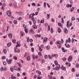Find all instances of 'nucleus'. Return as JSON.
I'll list each match as a JSON object with an SVG mask.
<instances>
[{
  "instance_id": "nucleus-26",
  "label": "nucleus",
  "mask_w": 79,
  "mask_h": 79,
  "mask_svg": "<svg viewBox=\"0 0 79 79\" xmlns=\"http://www.w3.org/2000/svg\"><path fill=\"white\" fill-rule=\"evenodd\" d=\"M47 18L48 19H49L50 18V15H49L48 14H47Z\"/></svg>"
},
{
  "instance_id": "nucleus-13",
  "label": "nucleus",
  "mask_w": 79,
  "mask_h": 79,
  "mask_svg": "<svg viewBox=\"0 0 79 79\" xmlns=\"http://www.w3.org/2000/svg\"><path fill=\"white\" fill-rule=\"evenodd\" d=\"M71 60H72V57L71 56H70L69 57L68 61H70Z\"/></svg>"
},
{
  "instance_id": "nucleus-36",
  "label": "nucleus",
  "mask_w": 79,
  "mask_h": 79,
  "mask_svg": "<svg viewBox=\"0 0 79 79\" xmlns=\"http://www.w3.org/2000/svg\"><path fill=\"white\" fill-rule=\"evenodd\" d=\"M12 42H13V43H14V44H15V43H16V40H12Z\"/></svg>"
},
{
  "instance_id": "nucleus-53",
  "label": "nucleus",
  "mask_w": 79,
  "mask_h": 79,
  "mask_svg": "<svg viewBox=\"0 0 79 79\" xmlns=\"http://www.w3.org/2000/svg\"><path fill=\"white\" fill-rule=\"evenodd\" d=\"M44 7H45V8H46V2H44Z\"/></svg>"
},
{
  "instance_id": "nucleus-4",
  "label": "nucleus",
  "mask_w": 79,
  "mask_h": 79,
  "mask_svg": "<svg viewBox=\"0 0 79 79\" xmlns=\"http://www.w3.org/2000/svg\"><path fill=\"white\" fill-rule=\"evenodd\" d=\"M35 16V15H34V13L31 14L30 15V16H29V19H31V18L33 17V16Z\"/></svg>"
},
{
  "instance_id": "nucleus-11",
  "label": "nucleus",
  "mask_w": 79,
  "mask_h": 79,
  "mask_svg": "<svg viewBox=\"0 0 79 79\" xmlns=\"http://www.w3.org/2000/svg\"><path fill=\"white\" fill-rule=\"evenodd\" d=\"M17 45L16 46V47H19L20 46H21V45H20V42H19V41H18L17 42Z\"/></svg>"
},
{
  "instance_id": "nucleus-58",
  "label": "nucleus",
  "mask_w": 79,
  "mask_h": 79,
  "mask_svg": "<svg viewBox=\"0 0 79 79\" xmlns=\"http://www.w3.org/2000/svg\"><path fill=\"white\" fill-rule=\"evenodd\" d=\"M38 13H39L38 12H36L35 14H34L35 15H38Z\"/></svg>"
},
{
  "instance_id": "nucleus-41",
  "label": "nucleus",
  "mask_w": 79,
  "mask_h": 79,
  "mask_svg": "<svg viewBox=\"0 0 79 79\" xmlns=\"http://www.w3.org/2000/svg\"><path fill=\"white\" fill-rule=\"evenodd\" d=\"M14 68L15 70L16 71H18V68H17V67H16L15 66Z\"/></svg>"
},
{
  "instance_id": "nucleus-56",
  "label": "nucleus",
  "mask_w": 79,
  "mask_h": 79,
  "mask_svg": "<svg viewBox=\"0 0 79 79\" xmlns=\"http://www.w3.org/2000/svg\"><path fill=\"white\" fill-rule=\"evenodd\" d=\"M74 52V53H77V49H75Z\"/></svg>"
},
{
  "instance_id": "nucleus-40",
  "label": "nucleus",
  "mask_w": 79,
  "mask_h": 79,
  "mask_svg": "<svg viewBox=\"0 0 79 79\" xmlns=\"http://www.w3.org/2000/svg\"><path fill=\"white\" fill-rule=\"evenodd\" d=\"M10 69L11 71L12 72H13V71H14V69H12V68H10Z\"/></svg>"
},
{
  "instance_id": "nucleus-6",
  "label": "nucleus",
  "mask_w": 79,
  "mask_h": 79,
  "mask_svg": "<svg viewBox=\"0 0 79 79\" xmlns=\"http://www.w3.org/2000/svg\"><path fill=\"white\" fill-rule=\"evenodd\" d=\"M68 42H69V43H71V39L70 38H69L68 39V40H66V43H68Z\"/></svg>"
},
{
  "instance_id": "nucleus-21",
  "label": "nucleus",
  "mask_w": 79,
  "mask_h": 79,
  "mask_svg": "<svg viewBox=\"0 0 79 79\" xmlns=\"http://www.w3.org/2000/svg\"><path fill=\"white\" fill-rule=\"evenodd\" d=\"M30 60H31V56H28V57L27 59V61H29Z\"/></svg>"
},
{
  "instance_id": "nucleus-64",
  "label": "nucleus",
  "mask_w": 79,
  "mask_h": 79,
  "mask_svg": "<svg viewBox=\"0 0 79 79\" xmlns=\"http://www.w3.org/2000/svg\"><path fill=\"white\" fill-rule=\"evenodd\" d=\"M20 61H21V62L22 63V64H23V63H24V62H23V60H21Z\"/></svg>"
},
{
  "instance_id": "nucleus-16",
  "label": "nucleus",
  "mask_w": 79,
  "mask_h": 79,
  "mask_svg": "<svg viewBox=\"0 0 79 79\" xmlns=\"http://www.w3.org/2000/svg\"><path fill=\"white\" fill-rule=\"evenodd\" d=\"M30 32L31 33H33V34H34V31H33V29L32 28H31L30 31Z\"/></svg>"
},
{
  "instance_id": "nucleus-54",
  "label": "nucleus",
  "mask_w": 79,
  "mask_h": 79,
  "mask_svg": "<svg viewBox=\"0 0 79 79\" xmlns=\"http://www.w3.org/2000/svg\"><path fill=\"white\" fill-rule=\"evenodd\" d=\"M56 54H52V57H55V56H56Z\"/></svg>"
},
{
  "instance_id": "nucleus-34",
  "label": "nucleus",
  "mask_w": 79,
  "mask_h": 79,
  "mask_svg": "<svg viewBox=\"0 0 79 79\" xmlns=\"http://www.w3.org/2000/svg\"><path fill=\"white\" fill-rule=\"evenodd\" d=\"M74 7H73L72 8V9H71V12H73V10H74Z\"/></svg>"
},
{
  "instance_id": "nucleus-51",
  "label": "nucleus",
  "mask_w": 79,
  "mask_h": 79,
  "mask_svg": "<svg viewBox=\"0 0 79 79\" xmlns=\"http://www.w3.org/2000/svg\"><path fill=\"white\" fill-rule=\"evenodd\" d=\"M23 26L25 29H26V26L25 25V24H23Z\"/></svg>"
},
{
  "instance_id": "nucleus-24",
  "label": "nucleus",
  "mask_w": 79,
  "mask_h": 79,
  "mask_svg": "<svg viewBox=\"0 0 79 79\" xmlns=\"http://www.w3.org/2000/svg\"><path fill=\"white\" fill-rule=\"evenodd\" d=\"M33 28H34V29H37V27L36 25H35L33 26Z\"/></svg>"
},
{
  "instance_id": "nucleus-46",
  "label": "nucleus",
  "mask_w": 79,
  "mask_h": 79,
  "mask_svg": "<svg viewBox=\"0 0 79 79\" xmlns=\"http://www.w3.org/2000/svg\"><path fill=\"white\" fill-rule=\"evenodd\" d=\"M62 60L64 61H66V58L64 57L62 59Z\"/></svg>"
},
{
  "instance_id": "nucleus-8",
  "label": "nucleus",
  "mask_w": 79,
  "mask_h": 79,
  "mask_svg": "<svg viewBox=\"0 0 79 79\" xmlns=\"http://www.w3.org/2000/svg\"><path fill=\"white\" fill-rule=\"evenodd\" d=\"M14 6L15 8H18V6H17V3L15 2L14 3Z\"/></svg>"
},
{
  "instance_id": "nucleus-57",
  "label": "nucleus",
  "mask_w": 79,
  "mask_h": 79,
  "mask_svg": "<svg viewBox=\"0 0 79 79\" xmlns=\"http://www.w3.org/2000/svg\"><path fill=\"white\" fill-rule=\"evenodd\" d=\"M74 39H72V41H71L72 43H73V42H74Z\"/></svg>"
},
{
  "instance_id": "nucleus-49",
  "label": "nucleus",
  "mask_w": 79,
  "mask_h": 79,
  "mask_svg": "<svg viewBox=\"0 0 79 79\" xmlns=\"http://www.w3.org/2000/svg\"><path fill=\"white\" fill-rule=\"evenodd\" d=\"M46 49H47L48 50H49V49H50V47L49 46H47L46 48Z\"/></svg>"
},
{
  "instance_id": "nucleus-32",
  "label": "nucleus",
  "mask_w": 79,
  "mask_h": 79,
  "mask_svg": "<svg viewBox=\"0 0 79 79\" xmlns=\"http://www.w3.org/2000/svg\"><path fill=\"white\" fill-rule=\"evenodd\" d=\"M40 23H44V20H41L40 21Z\"/></svg>"
},
{
  "instance_id": "nucleus-61",
  "label": "nucleus",
  "mask_w": 79,
  "mask_h": 79,
  "mask_svg": "<svg viewBox=\"0 0 79 79\" xmlns=\"http://www.w3.org/2000/svg\"><path fill=\"white\" fill-rule=\"evenodd\" d=\"M52 77H52V76H49V79H52Z\"/></svg>"
},
{
  "instance_id": "nucleus-2",
  "label": "nucleus",
  "mask_w": 79,
  "mask_h": 79,
  "mask_svg": "<svg viewBox=\"0 0 79 79\" xmlns=\"http://www.w3.org/2000/svg\"><path fill=\"white\" fill-rule=\"evenodd\" d=\"M6 14L8 16H11V12L10 10H8L7 11Z\"/></svg>"
},
{
  "instance_id": "nucleus-50",
  "label": "nucleus",
  "mask_w": 79,
  "mask_h": 79,
  "mask_svg": "<svg viewBox=\"0 0 79 79\" xmlns=\"http://www.w3.org/2000/svg\"><path fill=\"white\" fill-rule=\"evenodd\" d=\"M38 55H40V56H42V54H41V52H38Z\"/></svg>"
},
{
  "instance_id": "nucleus-60",
  "label": "nucleus",
  "mask_w": 79,
  "mask_h": 79,
  "mask_svg": "<svg viewBox=\"0 0 79 79\" xmlns=\"http://www.w3.org/2000/svg\"><path fill=\"white\" fill-rule=\"evenodd\" d=\"M35 37H36V38H37V37H38V34H37L36 35H35Z\"/></svg>"
},
{
  "instance_id": "nucleus-30",
  "label": "nucleus",
  "mask_w": 79,
  "mask_h": 79,
  "mask_svg": "<svg viewBox=\"0 0 79 79\" xmlns=\"http://www.w3.org/2000/svg\"><path fill=\"white\" fill-rule=\"evenodd\" d=\"M25 32L26 33H27L28 32V31L27 28L25 29Z\"/></svg>"
},
{
  "instance_id": "nucleus-31",
  "label": "nucleus",
  "mask_w": 79,
  "mask_h": 79,
  "mask_svg": "<svg viewBox=\"0 0 79 79\" xmlns=\"http://www.w3.org/2000/svg\"><path fill=\"white\" fill-rule=\"evenodd\" d=\"M21 35L22 36H23L24 35V32L23 31H21L20 32Z\"/></svg>"
},
{
  "instance_id": "nucleus-29",
  "label": "nucleus",
  "mask_w": 79,
  "mask_h": 79,
  "mask_svg": "<svg viewBox=\"0 0 79 79\" xmlns=\"http://www.w3.org/2000/svg\"><path fill=\"white\" fill-rule=\"evenodd\" d=\"M70 47H71V45H70V44H67L66 46V47L67 48H69Z\"/></svg>"
},
{
  "instance_id": "nucleus-35",
  "label": "nucleus",
  "mask_w": 79,
  "mask_h": 79,
  "mask_svg": "<svg viewBox=\"0 0 79 79\" xmlns=\"http://www.w3.org/2000/svg\"><path fill=\"white\" fill-rule=\"evenodd\" d=\"M32 6H35V5H36V4H35V3L34 2H33L32 4Z\"/></svg>"
},
{
  "instance_id": "nucleus-47",
  "label": "nucleus",
  "mask_w": 79,
  "mask_h": 79,
  "mask_svg": "<svg viewBox=\"0 0 79 79\" xmlns=\"http://www.w3.org/2000/svg\"><path fill=\"white\" fill-rule=\"evenodd\" d=\"M14 23L15 24H17V21H16V20H14Z\"/></svg>"
},
{
  "instance_id": "nucleus-43",
  "label": "nucleus",
  "mask_w": 79,
  "mask_h": 79,
  "mask_svg": "<svg viewBox=\"0 0 79 79\" xmlns=\"http://www.w3.org/2000/svg\"><path fill=\"white\" fill-rule=\"evenodd\" d=\"M75 19V18H74V17H73L72 18V21H74Z\"/></svg>"
},
{
  "instance_id": "nucleus-37",
  "label": "nucleus",
  "mask_w": 79,
  "mask_h": 79,
  "mask_svg": "<svg viewBox=\"0 0 79 79\" xmlns=\"http://www.w3.org/2000/svg\"><path fill=\"white\" fill-rule=\"evenodd\" d=\"M51 33L53 32V28H51Z\"/></svg>"
},
{
  "instance_id": "nucleus-63",
  "label": "nucleus",
  "mask_w": 79,
  "mask_h": 79,
  "mask_svg": "<svg viewBox=\"0 0 79 79\" xmlns=\"http://www.w3.org/2000/svg\"><path fill=\"white\" fill-rule=\"evenodd\" d=\"M3 64L4 65H6V62H4L3 63Z\"/></svg>"
},
{
  "instance_id": "nucleus-33",
  "label": "nucleus",
  "mask_w": 79,
  "mask_h": 79,
  "mask_svg": "<svg viewBox=\"0 0 79 79\" xmlns=\"http://www.w3.org/2000/svg\"><path fill=\"white\" fill-rule=\"evenodd\" d=\"M41 62L42 63H45V60H44V59H42L41 60Z\"/></svg>"
},
{
  "instance_id": "nucleus-27",
  "label": "nucleus",
  "mask_w": 79,
  "mask_h": 79,
  "mask_svg": "<svg viewBox=\"0 0 79 79\" xmlns=\"http://www.w3.org/2000/svg\"><path fill=\"white\" fill-rule=\"evenodd\" d=\"M17 64H18L19 65V66L20 68H21L22 65H21V64L20 63H19V62H18Z\"/></svg>"
},
{
  "instance_id": "nucleus-59",
  "label": "nucleus",
  "mask_w": 79,
  "mask_h": 79,
  "mask_svg": "<svg viewBox=\"0 0 79 79\" xmlns=\"http://www.w3.org/2000/svg\"><path fill=\"white\" fill-rule=\"evenodd\" d=\"M66 6L67 8H69V4H67Z\"/></svg>"
},
{
  "instance_id": "nucleus-17",
  "label": "nucleus",
  "mask_w": 79,
  "mask_h": 79,
  "mask_svg": "<svg viewBox=\"0 0 79 79\" xmlns=\"http://www.w3.org/2000/svg\"><path fill=\"white\" fill-rule=\"evenodd\" d=\"M54 63L56 66H58V64H58V61H57L56 60H55L54 61Z\"/></svg>"
},
{
  "instance_id": "nucleus-19",
  "label": "nucleus",
  "mask_w": 79,
  "mask_h": 79,
  "mask_svg": "<svg viewBox=\"0 0 79 79\" xmlns=\"http://www.w3.org/2000/svg\"><path fill=\"white\" fill-rule=\"evenodd\" d=\"M11 45V43H9L7 44V46L8 47H10Z\"/></svg>"
},
{
  "instance_id": "nucleus-3",
  "label": "nucleus",
  "mask_w": 79,
  "mask_h": 79,
  "mask_svg": "<svg viewBox=\"0 0 79 79\" xmlns=\"http://www.w3.org/2000/svg\"><path fill=\"white\" fill-rule=\"evenodd\" d=\"M6 61L7 62L8 64H10L11 63V62H12V60H11V59L8 60V59H6Z\"/></svg>"
},
{
  "instance_id": "nucleus-15",
  "label": "nucleus",
  "mask_w": 79,
  "mask_h": 79,
  "mask_svg": "<svg viewBox=\"0 0 79 79\" xmlns=\"http://www.w3.org/2000/svg\"><path fill=\"white\" fill-rule=\"evenodd\" d=\"M61 69L62 70H64V71H65L66 70V67H64L63 65H62L61 67Z\"/></svg>"
},
{
  "instance_id": "nucleus-25",
  "label": "nucleus",
  "mask_w": 79,
  "mask_h": 79,
  "mask_svg": "<svg viewBox=\"0 0 79 79\" xmlns=\"http://www.w3.org/2000/svg\"><path fill=\"white\" fill-rule=\"evenodd\" d=\"M39 50H40V52H42V48H41V47L39 46Z\"/></svg>"
},
{
  "instance_id": "nucleus-22",
  "label": "nucleus",
  "mask_w": 79,
  "mask_h": 79,
  "mask_svg": "<svg viewBox=\"0 0 79 79\" xmlns=\"http://www.w3.org/2000/svg\"><path fill=\"white\" fill-rule=\"evenodd\" d=\"M58 32L59 33H60L61 32V29L60 28H58Z\"/></svg>"
},
{
  "instance_id": "nucleus-9",
  "label": "nucleus",
  "mask_w": 79,
  "mask_h": 79,
  "mask_svg": "<svg viewBox=\"0 0 79 79\" xmlns=\"http://www.w3.org/2000/svg\"><path fill=\"white\" fill-rule=\"evenodd\" d=\"M64 32L65 33H67L68 32V30L67 29V28H65L64 29Z\"/></svg>"
},
{
  "instance_id": "nucleus-52",
  "label": "nucleus",
  "mask_w": 79,
  "mask_h": 79,
  "mask_svg": "<svg viewBox=\"0 0 79 79\" xmlns=\"http://www.w3.org/2000/svg\"><path fill=\"white\" fill-rule=\"evenodd\" d=\"M44 58L46 59H47V58H48V56H47V55H45L44 56Z\"/></svg>"
},
{
  "instance_id": "nucleus-23",
  "label": "nucleus",
  "mask_w": 79,
  "mask_h": 79,
  "mask_svg": "<svg viewBox=\"0 0 79 79\" xmlns=\"http://www.w3.org/2000/svg\"><path fill=\"white\" fill-rule=\"evenodd\" d=\"M47 38H45L44 39V42H47Z\"/></svg>"
},
{
  "instance_id": "nucleus-39",
  "label": "nucleus",
  "mask_w": 79,
  "mask_h": 79,
  "mask_svg": "<svg viewBox=\"0 0 79 79\" xmlns=\"http://www.w3.org/2000/svg\"><path fill=\"white\" fill-rule=\"evenodd\" d=\"M2 58L3 60H5V59H6V57L5 56H2Z\"/></svg>"
},
{
  "instance_id": "nucleus-48",
  "label": "nucleus",
  "mask_w": 79,
  "mask_h": 79,
  "mask_svg": "<svg viewBox=\"0 0 79 79\" xmlns=\"http://www.w3.org/2000/svg\"><path fill=\"white\" fill-rule=\"evenodd\" d=\"M11 78H12V79H16V78L15 77H11Z\"/></svg>"
},
{
  "instance_id": "nucleus-20",
  "label": "nucleus",
  "mask_w": 79,
  "mask_h": 79,
  "mask_svg": "<svg viewBox=\"0 0 79 79\" xmlns=\"http://www.w3.org/2000/svg\"><path fill=\"white\" fill-rule=\"evenodd\" d=\"M3 51L4 53V54H6V53L7 52L6 51V49H4L3 50Z\"/></svg>"
},
{
  "instance_id": "nucleus-44",
  "label": "nucleus",
  "mask_w": 79,
  "mask_h": 79,
  "mask_svg": "<svg viewBox=\"0 0 79 79\" xmlns=\"http://www.w3.org/2000/svg\"><path fill=\"white\" fill-rule=\"evenodd\" d=\"M27 42H29V37L27 38Z\"/></svg>"
},
{
  "instance_id": "nucleus-55",
  "label": "nucleus",
  "mask_w": 79,
  "mask_h": 79,
  "mask_svg": "<svg viewBox=\"0 0 79 79\" xmlns=\"http://www.w3.org/2000/svg\"><path fill=\"white\" fill-rule=\"evenodd\" d=\"M76 65L77 66V68H79V64L78 63H77L76 64Z\"/></svg>"
},
{
  "instance_id": "nucleus-42",
  "label": "nucleus",
  "mask_w": 79,
  "mask_h": 79,
  "mask_svg": "<svg viewBox=\"0 0 79 79\" xmlns=\"http://www.w3.org/2000/svg\"><path fill=\"white\" fill-rule=\"evenodd\" d=\"M47 5L48 8H50V6L49 5L48 3H47Z\"/></svg>"
},
{
  "instance_id": "nucleus-14",
  "label": "nucleus",
  "mask_w": 79,
  "mask_h": 79,
  "mask_svg": "<svg viewBox=\"0 0 79 79\" xmlns=\"http://www.w3.org/2000/svg\"><path fill=\"white\" fill-rule=\"evenodd\" d=\"M8 37L9 38L11 39L12 38V34L11 33H10L8 34Z\"/></svg>"
},
{
  "instance_id": "nucleus-62",
  "label": "nucleus",
  "mask_w": 79,
  "mask_h": 79,
  "mask_svg": "<svg viewBox=\"0 0 79 79\" xmlns=\"http://www.w3.org/2000/svg\"><path fill=\"white\" fill-rule=\"evenodd\" d=\"M30 42H33V40H32V39H30Z\"/></svg>"
},
{
  "instance_id": "nucleus-12",
  "label": "nucleus",
  "mask_w": 79,
  "mask_h": 79,
  "mask_svg": "<svg viewBox=\"0 0 79 79\" xmlns=\"http://www.w3.org/2000/svg\"><path fill=\"white\" fill-rule=\"evenodd\" d=\"M61 49L62 50V52H66L68 51V50H67L64 49V48H62Z\"/></svg>"
},
{
  "instance_id": "nucleus-38",
  "label": "nucleus",
  "mask_w": 79,
  "mask_h": 79,
  "mask_svg": "<svg viewBox=\"0 0 79 79\" xmlns=\"http://www.w3.org/2000/svg\"><path fill=\"white\" fill-rule=\"evenodd\" d=\"M31 52H34V48H31Z\"/></svg>"
},
{
  "instance_id": "nucleus-7",
  "label": "nucleus",
  "mask_w": 79,
  "mask_h": 79,
  "mask_svg": "<svg viewBox=\"0 0 79 79\" xmlns=\"http://www.w3.org/2000/svg\"><path fill=\"white\" fill-rule=\"evenodd\" d=\"M36 72L37 73V74H38L39 76H40L41 75V72L40 71H39V70H36Z\"/></svg>"
},
{
  "instance_id": "nucleus-10",
  "label": "nucleus",
  "mask_w": 79,
  "mask_h": 79,
  "mask_svg": "<svg viewBox=\"0 0 79 79\" xmlns=\"http://www.w3.org/2000/svg\"><path fill=\"white\" fill-rule=\"evenodd\" d=\"M56 44L57 45H58V44L60 45L61 44V42L60 41H57L56 42Z\"/></svg>"
},
{
  "instance_id": "nucleus-45",
  "label": "nucleus",
  "mask_w": 79,
  "mask_h": 79,
  "mask_svg": "<svg viewBox=\"0 0 79 79\" xmlns=\"http://www.w3.org/2000/svg\"><path fill=\"white\" fill-rule=\"evenodd\" d=\"M72 72H74V71H75V69H74V68H72Z\"/></svg>"
},
{
  "instance_id": "nucleus-18",
  "label": "nucleus",
  "mask_w": 79,
  "mask_h": 79,
  "mask_svg": "<svg viewBox=\"0 0 79 79\" xmlns=\"http://www.w3.org/2000/svg\"><path fill=\"white\" fill-rule=\"evenodd\" d=\"M48 57L49 59H50V60H52V59H53V57H52V56L51 55H48Z\"/></svg>"
},
{
  "instance_id": "nucleus-28",
  "label": "nucleus",
  "mask_w": 79,
  "mask_h": 79,
  "mask_svg": "<svg viewBox=\"0 0 79 79\" xmlns=\"http://www.w3.org/2000/svg\"><path fill=\"white\" fill-rule=\"evenodd\" d=\"M13 58L15 60H18V58H17V57H16V56H14Z\"/></svg>"
},
{
  "instance_id": "nucleus-1",
  "label": "nucleus",
  "mask_w": 79,
  "mask_h": 79,
  "mask_svg": "<svg viewBox=\"0 0 79 79\" xmlns=\"http://www.w3.org/2000/svg\"><path fill=\"white\" fill-rule=\"evenodd\" d=\"M60 69H61V66H60V64H58V65H57L55 68H53L54 70H57V71H59Z\"/></svg>"
},
{
  "instance_id": "nucleus-5",
  "label": "nucleus",
  "mask_w": 79,
  "mask_h": 79,
  "mask_svg": "<svg viewBox=\"0 0 79 79\" xmlns=\"http://www.w3.org/2000/svg\"><path fill=\"white\" fill-rule=\"evenodd\" d=\"M16 13H18V15H23L24 13L22 12H16Z\"/></svg>"
}]
</instances>
